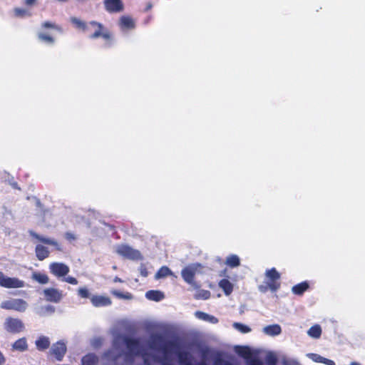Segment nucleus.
Masks as SVG:
<instances>
[{"mask_svg":"<svg viewBox=\"0 0 365 365\" xmlns=\"http://www.w3.org/2000/svg\"><path fill=\"white\" fill-rule=\"evenodd\" d=\"M148 346L151 351L163 354L160 360L153 356L152 361H150L139 339L117 334L113 338L112 348L104 353L103 359L111 361L114 365H130L135 356H140L144 361L143 365H173L170 357L175 355L179 365H207L205 361L193 364L194 358L190 351L183 349L175 341L165 340L159 334H153L150 336Z\"/></svg>","mask_w":365,"mask_h":365,"instance_id":"nucleus-1","label":"nucleus"},{"mask_svg":"<svg viewBox=\"0 0 365 365\" xmlns=\"http://www.w3.org/2000/svg\"><path fill=\"white\" fill-rule=\"evenodd\" d=\"M71 22L79 29L83 31L89 30L90 26L94 28V33L90 36L91 38H97L98 37H103L105 39H110V33L103 29V25L101 24L97 23L96 21H91L88 24H86L84 21H81L80 19L76 17H71Z\"/></svg>","mask_w":365,"mask_h":365,"instance_id":"nucleus-2","label":"nucleus"},{"mask_svg":"<svg viewBox=\"0 0 365 365\" xmlns=\"http://www.w3.org/2000/svg\"><path fill=\"white\" fill-rule=\"evenodd\" d=\"M29 307L28 303L22 299L11 298L1 302V308L7 310H14L19 312H24Z\"/></svg>","mask_w":365,"mask_h":365,"instance_id":"nucleus-3","label":"nucleus"},{"mask_svg":"<svg viewBox=\"0 0 365 365\" xmlns=\"http://www.w3.org/2000/svg\"><path fill=\"white\" fill-rule=\"evenodd\" d=\"M115 252L120 256L129 259H139L141 258L140 252L127 245L116 246Z\"/></svg>","mask_w":365,"mask_h":365,"instance_id":"nucleus-4","label":"nucleus"},{"mask_svg":"<svg viewBox=\"0 0 365 365\" xmlns=\"http://www.w3.org/2000/svg\"><path fill=\"white\" fill-rule=\"evenodd\" d=\"M0 286L6 288H21L24 287V282L16 277H9L0 272Z\"/></svg>","mask_w":365,"mask_h":365,"instance_id":"nucleus-5","label":"nucleus"},{"mask_svg":"<svg viewBox=\"0 0 365 365\" xmlns=\"http://www.w3.org/2000/svg\"><path fill=\"white\" fill-rule=\"evenodd\" d=\"M266 278L267 279V285L269 288L274 292L279 287V283L277 282L280 278L279 273L276 270L275 268L268 269L265 272Z\"/></svg>","mask_w":365,"mask_h":365,"instance_id":"nucleus-6","label":"nucleus"},{"mask_svg":"<svg viewBox=\"0 0 365 365\" xmlns=\"http://www.w3.org/2000/svg\"><path fill=\"white\" fill-rule=\"evenodd\" d=\"M49 271L58 278L64 277L70 271L68 265L62 262H52L49 264Z\"/></svg>","mask_w":365,"mask_h":365,"instance_id":"nucleus-7","label":"nucleus"},{"mask_svg":"<svg viewBox=\"0 0 365 365\" xmlns=\"http://www.w3.org/2000/svg\"><path fill=\"white\" fill-rule=\"evenodd\" d=\"M4 327L6 331L11 333H19L24 329L23 322L16 318H7L5 321Z\"/></svg>","mask_w":365,"mask_h":365,"instance_id":"nucleus-8","label":"nucleus"},{"mask_svg":"<svg viewBox=\"0 0 365 365\" xmlns=\"http://www.w3.org/2000/svg\"><path fill=\"white\" fill-rule=\"evenodd\" d=\"M200 267L199 264H193L185 267L181 272L183 279L187 283L192 284L194 282L195 274Z\"/></svg>","mask_w":365,"mask_h":365,"instance_id":"nucleus-9","label":"nucleus"},{"mask_svg":"<svg viewBox=\"0 0 365 365\" xmlns=\"http://www.w3.org/2000/svg\"><path fill=\"white\" fill-rule=\"evenodd\" d=\"M43 294L46 301L53 303H58L63 298L62 291L55 288L45 289Z\"/></svg>","mask_w":365,"mask_h":365,"instance_id":"nucleus-10","label":"nucleus"},{"mask_svg":"<svg viewBox=\"0 0 365 365\" xmlns=\"http://www.w3.org/2000/svg\"><path fill=\"white\" fill-rule=\"evenodd\" d=\"M29 233L31 237H33L38 241H39L43 244H46V245H52L55 247V249L56 250H58V251L62 250L61 246L56 240H54L53 238H49V237H46L41 236L32 230H29Z\"/></svg>","mask_w":365,"mask_h":365,"instance_id":"nucleus-11","label":"nucleus"},{"mask_svg":"<svg viewBox=\"0 0 365 365\" xmlns=\"http://www.w3.org/2000/svg\"><path fill=\"white\" fill-rule=\"evenodd\" d=\"M51 351L57 360L61 361L66 352V346L64 342L58 341L52 346Z\"/></svg>","mask_w":365,"mask_h":365,"instance_id":"nucleus-12","label":"nucleus"},{"mask_svg":"<svg viewBox=\"0 0 365 365\" xmlns=\"http://www.w3.org/2000/svg\"><path fill=\"white\" fill-rule=\"evenodd\" d=\"M91 302L96 307H108L111 304V300L108 297L103 295H93Z\"/></svg>","mask_w":365,"mask_h":365,"instance_id":"nucleus-13","label":"nucleus"},{"mask_svg":"<svg viewBox=\"0 0 365 365\" xmlns=\"http://www.w3.org/2000/svg\"><path fill=\"white\" fill-rule=\"evenodd\" d=\"M104 4L108 12H119L123 9L121 0H105Z\"/></svg>","mask_w":365,"mask_h":365,"instance_id":"nucleus-14","label":"nucleus"},{"mask_svg":"<svg viewBox=\"0 0 365 365\" xmlns=\"http://www.w3.org/2000/svg\"><path fill=\"white\" fill-rule=\"evenodd\" d=\"M247 365H264L263 362L257 359L253 358L247 361ZM282 365H299L297 360L294 359L284 358L282 361Z\"/></svg>","mask_w":365,"mask_h":365,"instance_id":"nucleus-15","label":"nucleus"},{"mask_svg":"<svg viewBox=\"0 0 365 365\" xmlns=\"http://www.w3.org/2000/svg\"><path fill=\"white\" fill-rule=\"evenodd\" d=\"M119 26L123 31L130 30L135 28V22L131 17L123 16L120 19Z\"/></svg>","mask_w":365,"mask_h":365,"instance_id":"nucleus-16","label":"nucleus"},{"mask_svg":"<svg viewBox=\"0 0 365 365\" xmlns=\"http://www.w3.org/2000/svg\"><path fill=\"white\" fill-rule=\"evenodd\" d=\"M309 359L317 363H322L326 365H335V362L333 360L324 358L317 354L308 353L306 355Z\"/></svg>","mask_w":365,"mask_h":365,"instance_id":"nucleus-17","label":"nucleus"},{"mask_svg":"<svg viewBox=\"0 0 365 365\" xmlns=\"http://www.w3.org/2000/svg\"><path fill=\"white\" fill-rule=\"evenodd\" d=\"M263 332L266 335L275 336L281 334L282 328L279 324L268 325L263 328Z\"/></svg>","mask_w":365,"mask_h":365,"instance_id":"nucleus-18","label":"nucleus"},{"mask_svg":"<svg viewBox=\"0 0 365 365\" xmlns=\"http://www.w3.org/2000/svg\"><path fill=\"white\" fill-rule=\"evenodd\" d=\"M35 253L37 259L42 261L49 256L50 252L46 247L37 245L35 248Z\"/></svg>","mask_w":365,"mask_h":365,"instance_id":"nucleus-19","label":"nucleus"},{"mask_svg":"<svg viewBox=\"0 0 365 365\" xmlns=\"http://www.w3.org/2000/svg\"><path fill=\"white\" fill-rule=\"evenodd\" d=\"M195 316L200 320L208 322L211 324H217L218 322V319L215 316L208 314L201 311L195 312Z\"/></svg>","mask_w":365,"mask_h":365,"instance_id":"nucleus-20","label":"nucleus"},{"mask_svg":"<svg viewBox=\"0 0 365 365\" xmlns=\"http://www.w3.org/2000/svg\"><path fill=\"white\" fill-rule=\"evenodd\" d=\"M145 297L149 300L160 302L165 298V295L160 291L150 290L145 293Z\"/></svg>","mask_w":365,"mask_h":365,"instance_id":"nucleus-21","label":"nucleus"},{"mask_svg":"<svg viewBox=\"0 0 365 365\" xmlns=\"http://www.w3.org/2000/svg\"><path fill=\"white\" fill-rule=\"evenodd\" d=\"M31 279L41 284H46L49 282L48 275L40 272H34Z\"/></svg>","mask_w":365,"mask_h":365,"instance_id":"nucleus-22","label":"nucleus"},{"mask_svg":"<svg viewBox=\"0 0 365 365\" xmlns=\"http://www.w3.org/2000/svg\"><path fill=\"white\" fill-rule=\"evenodd\" d=\"M81 362L82 365H98V358L94 354H88L82 358Z\"/></svg>","mask_w":365,"mask_h":365,"instance_id":"nucleus-23","label":"nucleus"},{"mask_svg":"<svg viewBox=\"0 0 365 365\" xmlns=\"http://www.w3.org/2000/svg\"><path fill=\"white\" fill-rule=\"evenodd\" d=\"M219 286L223 289L225 294L228 296L233 290V284L227 279H223L220 281Z\"/></svg>","mask_w":365,"mask_h":365,"instance_id":"nucleus-24","label":"nucleus"},{"mask_svg":"<svg viewBox=\"0 0 365 365\" xmlns=\"http://www.w3.org/2000/svg\"><path fill=\"white\" fill-rule=\"evenodd\" d=\"M225 264L231 268L237 267L240 264V259L237 255H231L226 258Z\"/></svg>","mask_w":365,"mask_h":365,"instance_id":"nucleus-25","label":"nucleus"},{"mask_svg":"<svg viewBox=\"0 0 365 365\" xmlns=\"http://www.w3.org/2000/svg\"><path fill=\"white\" fill-rule=\"evenodd\" d=\"M309 288V284L307 282H304L299 283L298 284L294 285L292 287V292L294 294L297 295L302 294L307 289Z\"/></svg>","mask_w":365,"mask_h":365,"instance_id":"nucleus-26","label":"nucleus"},{"mask_svg":"<svg viewBox=\"0 0 365 365\" xmlns=\"http://www.w3.org/2000/svg\"><path fill=\"white\" fill-rule=\"evenodd\" d=\"M50 341L48 337L42 336L40 337L36 341V347L38 350H44L49 346Z\"/></svg>","mask_w":365,"mask_h":365,"instance_id":"nucleus-27","label":"nucleus"},{"mask_svg":"<svg viewBox=\"0 0 365 365\" xmlns=\"http://www.w3.org/2000/svg\"><path fill=\"white\" fill-rule=\"evenodd\" d=\"M307 334L309 336L318 339L320 337L322 334V329L319 325L312 326L307 331Z\"/></svg>","mask_w":365,"mask_h":365,"instance_id":"nucleus-28","label":"nucleus"},{"mask_svg":"<svg viewBox=\"0 0 365 365\" xmlns=\"http://www.w3.org/2000/svg\"><path fill=\"white\" fill-rule=\"evenodd\" d=\"M172 271L166 266L162 267L155 274V279H160L168 275H173Z\"/></svg>","mask_w":365,"mask_h":365,"instance_id":"nucleus-29","label":"nucleus"},{"mask_svg":"<svg viewBox=\"0 0 365 365\" xmlns=\"http://www.w3.org/2000/svg\"><path fill=\"white\" fill-rule=\"evenodd\" d=\"M12 346L15 350L23 351L27 348L26 341L25 339H20L15 341Z\"/></svg>","mask_w":365,"mask_h":365,"instance_id":"nucleus-30","label":"nucleus"},{"mask_svg":"<svg viewBox=\"0 0 365 365\" xmlns=\"http://www.w3.org/2000/svg\"><path fill=\"white\" fill-rule=\"evenodd\" d=\"M233 327L243 334L249 333L251 331V329L248 326L239 322H235L233 324Z\"/></svg>","mask_w":365,"mask_h":365,"instance_id":"nucleus-31","label":"nucleus"},{"mask_svg":"<svg viewBox=\"0 0 365 365\" xmlns=\"http://www.w3.org/2000/svg\"><path fill=\"white\" fill-rule=\"evenodd\" d=\"M265 362L267 365H276L277 357L273 352H269L265 356Z\"/></svg>","mask_w":365,"mask_h":365,"instance_id":"nucleus-32","label":"nucleus"},{"mask_svg":"<svg viewBox=\"0 0 365 365\" xmlns=\"http://www.w3.org/2000/svg\"><path fill=\"white\" fill-rule=\"evenodd\" d=\"M14 15L17 17H26L31 16V12L26 9L16 8L14 9Z\"/></svg>","mask_w":365,"mask_h":365,"instance_id":"nucleus-33","label":"nucleus"},{"mask_svg":"<svg viewBox=\"0 0 365 365\" xmlns=\"http://www.w3.org/2000/svg\"><path fill=\"white\" fill-rule=\"evenodd\" d=\"M38 36V38L41 41H43V42L46 43L47 44H53V41H54L53 38L47 34H45L43 33H39Z\"/></svg>","mask_w":365,"mask_h":365,"instance_id":"nucleus-34","label":"nucleus"},{"mask_svg":"<svg viewBox=\"0 0 365 365\" xmlns=\"http://www.w3.org/2000/svg\"><path fill=\"white\" fill-rule=\"evenodd\" d=\"M112 293L120 299H131L133 298V295L129 292L122 293L118 291H113Z\"/></svg>","mask_w":365,"mask_h":365,"instance_id":"nucleus-35","label":"nucleus"},{"mask_svg":"<svg viewBox=\"0 0 365 365\" xmlns=\"http://www.w3.org/2000/svg\"><path fill=\"white\" fill-rule=\"evenodd\" d=\"M78 295L81 297L82 298H90L91 299V294L89 291L85 288V287H81L78 290Z\"/></svg>","mask_w":365,"mask_h":365,"instance_id":"nucleus-36","label":"nucleus"},{"mask_svg":"<svg viewBox=\"0 0 365 365\" xmlns=\"http://www.w3.org/2000/svg\"><path fill=\"white\" fill-rule=\"evenodd\" d=\"M103 343V339L101 337H96L91 341V344L94 348L101 346Z\"/></svg>","mask_w":365,"mask_h":365,"instance_id":"nucleus-37","label":"nucleus"},{"mask_svg":"<svg viewBox=\"0 0 365 365\" xmlns=\"http://www.w3.org/2000/svg\"><path fill=\"white\" fill-rule=\"evenodd\" d=\"M210 292L206 290H201L197 294V298H201L203 299H207L210 297Z\"/></svg>","mask_w":365,"mask_h":365,"instance_id":"nucleus-38","label":"nucleus"},{"mask_svg":"<svg viewBox=\"0 0 365 365\" xmlns=\"http://www.w3.org/2000/svg\"><path fill=\"white\" fill-rule=\"evenodd\" d=\"M63 281L66 282H68L71 284H73V285H76L78 284V280L75 277H73L71 276H68L67 277H64Z\"/></svg>","mask_w":365,"mask_h":365,"instance_id":"nucleus-39","label":"nucleus"},{"mask_svg":"<svg viewBox=\"0 0 365 365\" xmlns=\"http://www.w3.org/2000/svg\"><path fill=\"white\" fill-rule=\"evenodd\" d=\"M200 351L202 358L205 359L209 353V349L207 347H204V348H202Z\"/></svg>","mask_w":365,"mask_h":365,"instance_id":"nucleus-40","label":"nucleus"},{"mask_svg":"<svg viewBox=\"0 0 365 365\" xmlns=\"http://www.w3.org/2000/svg\"><path fill=\"white\" fill-rule=\"evenodd\" d=\"M65 236H66V238L68 240H73L76 239L75 235L71 232H66Z\"/></svg>","mask_w":365,"mask_h":365,"instance_id":"nucleus-41","label":"nucleus"},{"mask_svg":"<svg viewBox=\"0 0 365 365\" xmlns=\"http://www.w3.org/2000/svg\"><path fill=\"white\" fill-rule=\"evenodd\" d=\"M42 26L43 28H54L55 27V25L54 24H52L51 23L48 22V21H46V22H44L43 24H42Z\"/></svg>","mask_w":365,"mask_h":365,"instance_id":"nucleus-42","label":"nucleus"},{"mask_svg":"<svg viewBox=\"0 0 365 365\" xmlns=\"http://www.w3.org/2000/svg\"><path fill=\"white\" fill-rule=\"evenodd\" d=\"M268 287H268V285H267V284L266 286L260 285V286L259 287V291H260V292H267V288H268Z\"/></svg>","mask_w":365,"mask_h":365,"instance_id":"nucleus-43","label":"nucleus"},{"mask_svg":"<svg viewBox=\"0 0 365 365\" xmlns=\"http://www.w3.org/2000/svg\"><path fill=\"white\" fill-rule=\"evenodd\" d=\"M5 362V358L2 353L0 351V365H2Z\"/></svg>","mask_w":365,"mask_h":365,"instance_id":"nucleus-44","label":"nucleus"},{"mask_svg":"<svg viewBox=\"0 0 365 365\" xmlns=\"http://www.w3.org/2000/svg\"><path fill=\"white\" fill-rule=\"evenodd\" d=\"M36 2V0H25L26 5H33Z\"/></svg>","mask_w":365,"mask_h":365,"instance_id":"nucleus-45","label":"nucleus"},{"mask_svg":"<svg viewBox=\"0 0 365 365\" xmlns=\"http://www.w3.org/2000/svg\"><path fill=\"white\" fill-rule=\"evenodd\" d=\"M46 309L48 310V311H51V312H53L54 311V308L51 306V305H48L46 307Z\"/></svg>","mask_w":365,"mask_h":365,"instance_id":"nucleus-46","label":"nucleus"},{"mask_svg":"<svg viewBox=\"0 0 365 365\" xmlns=\"http://www.w3.org/2000/svg\"><path fill=\"white\" fill-rule=\"evenodd\" d=\"M152 8V4L150 3H148L146 6V11Z\"/></svg>","mask_w":365,"mask_h":365,"instance_id":"nucleus-47","label":"nucleus"},{"mask_svg":"<svg viewBox=\"0 0 365 365\" xmlns=\"http://www.w3.org/2000/svg\"><path fill=\"white\" fill-rule=\"evenodd\" d=\"M349 365H361V364L356 361H353Z\"/></svg>","mask_w":365,"mask_h":365,"instance_id":"nucleus-48","label":"nucleus"},{"mask_svg":"<svg viewBox=\"0 0 365 365\" xmlns=\"http://www.w3.org/2000/svg\"><path fill=\"white\" fill-rule=\"evenodd\" d=\"M114 282H121V279H120L119 277H116L114 279Z\"/></svg>","mask_w":365,"mask_h":365,"instance_id":"nucleus-49","label":"nucleus"}]
</instances>
